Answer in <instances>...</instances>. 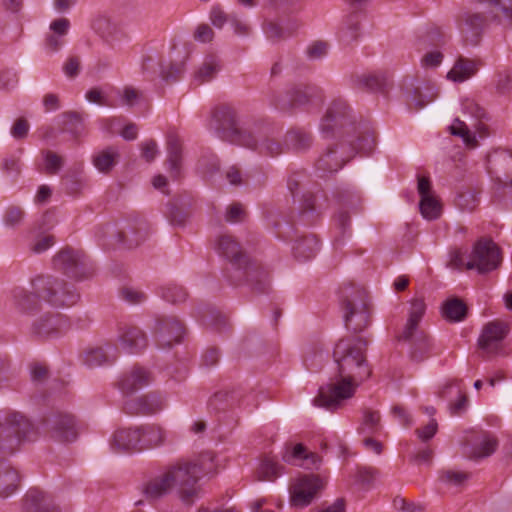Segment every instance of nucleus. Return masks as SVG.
Wrapping results in <instances>:
<instances>
[{
  "instance_id": "1",
  "label": "nucleus",
  "mask_w": 512,
  "mask_h": 512,
  "mask_svg": "<svg viewBox=\"0 0 512 512\" xmlns=\"http://www.w3.org/2000/svg\"><path fill=\"white\" fill-rule=\"evenodd\" d=\"M367 341L361 337H347L335 345L333 357L336 374L321 386L313 403L334 411L354 396L357 387L369 378L371 370L366 360Z\"/></svg>"
},
{
  "instance_id": "2",
  "label": "nucleus",
  "mask_w": 512,
  "mask_h": 512,
  "mask_svg": "<svg viewBox=\"0 0 512 512\" xmlns=\"http://www.w3.org/2000/svg\"><path fill=\"white\" fill-rule=\"evenodd\" d=\"M320 132L325 139L348 138L345 140L347 145L343 142L329 146L319 157L316 168L323 174L337 172L355 153L369 154L374 148L373 135L368 132L358 134L349 107L342 99L333 100L329 104L321 119Z\"/></svg>"
},
{
  "instance_id": "3",
  "label": "nucleus",
  "mask_w": 512,
  "mask_h": 512,
  "mask_svg": "<svg viewBox=\"0 0 512 512\" xmlns=\"http://www.w3.org/2000/svg\"><path fill=\"white\" fill-rule=\"evenodd\" d=\"M215 129L219 136L237 145L258 151L260 154L277 156L283 152L276 139V130L269 124H255L252 127L240 125L235 110L223 106L214 112Z\"/></svg>"
},
{
  "instance_id": "4",
  "label": "nucleus",
  "mask_w": 512,
  "mask_h": 512,
  "mask_svg": "<svg viewBox=\"0 0 512 512\" xmlns=\"http://www.w3.org/2000/svg\"><path fill=\"white\" fill-rule=\"evenodd\" d=\"M218 252L226 257L235 270L234 283L245 278L255 290L265 292L269 286V272L259 263L250 262L243 253L240 244L228 234L221 235L217 240Z\"/></svg>"
},
{
  "instance_id": "5",
  "label": "nucleus",
  "mask_w": 512,
  "mask_h": 512,
  "mask_svg": "<svg viewBox=\"0 0 512 512\" xmlns=\"http://www.w3.org/2000/svg\"><path fill=\"white\" fill-rule=\"evenodd\" d=\"M502 254L499 246L488 238L476 241L471 252L466 255L460 249L449 253L448 266L454 269L477 270L479 274L492 272L500 267Z\"/></svg>"
},
{
  "instance_id": "6",
  "label": "nucleus",
  "mask_w": 512,
  "mask_h": 512,
  "mask_svg": "<svg viewBox=\"0 0 512 512\" xmlns=\"http://www.w3.org/2000/svg\"><path fill=\"white\" fill-rule=\"evenodd\" d=\"M32 288L46 304L56 307H70L80 298L77 290L64 279L51 275L38 276L32 281Z\"/></svg>"
},
{
  "instance_id": "7",
  "label": "nucleus",
  "mask_w": 512,
  "mask_h": 512,
  "mask_svg": "<svg viewBox=\"0 0 512 512\" xmlns=\"http://www.w3.org/2000/svg\"><path fill=\"white\" fill-rule=\"evenodd\" d=\"M165 474L170 486L177 487L180 498L185 503H192L200 494V488L196 486L199 478L191 462H177L169 466Z\"/></svg>"
},
{
  "instance_id": "8",
  "label": "nucleus",
  "mask_w": 512,
  "mask_h": 512,
  "mask_svg": "<svg viewBox=\"0 0 512 512\" xmlns=\"http://www.w3.org/2000/svg\"><path fill=\"white\" fill-rule=\"evenodd\" d=\"M53 265L55 269L77 281L84 280L93 273L84 253L69 247L62 249L53 258Z\"/></svg>"
},
{
  "instance_id": "9",
  "label": "nucleus",
  "mask_w": 512,
  "mask_h": 512,
  "mask_svg": "<svg viewBox=\"0 0 512 512\" xmlns=\"http://www.w3.org/2000/svg\"><path fill=\"white\" fill-rule=\"evenodd\" d=\"M343 318L348 329L355 333L364 330L370 322V313L365 291L358 290L354 296L343 301Z\"/></svg>"
},
{
  "instance_id": "10",
  "label": "nucleus",
  "mask_w": 512,
  "mask_h": 512,
  "mask_svg": "<svg viewBox=\"0 0 512 512\" xmlns=\"http://www.w3.org/2000/svg\"><path fill=\"white\" fill-rule=\"evenodd\" d=\"M491 22L488 14L480 4L461 12L458 18L459 30L467 44L476 45L486 27Z\"/></svg>"
},
{
  "instance_id": "11",
  "label": "nucleus",
  "mask_w": 512,
  "mask_h": 512,
  "mask_svg": "<svg viewBox=\"0 0 512 512\" xmlns=\"http://www.w3.org/2000/svg\"><path fill=\"white\" fill-rule=\"evenodd\" d=\"M5 425L9 433L14 434V438L9 440L7 446H1L0 449L7 450L12 454L22 441L33 440L36 431L32 423L22 414L16 411L9 412L5 418Z\"/></svg>"
},
{
  "instance_id": "12",
  "label": "nucleus",
  "mask_w": 512,
  "mask_h": 512,
  "mask_svg": "<svg viewBox=\"0 0 512 512\" xmlns=\"http://www.w3.org/2000/svg\"><path fill=\"white\" fill-rule=\"evenodd\" d=\"M324 485V480L318 475L300 477L291 487V504L296 507L309 505Z\"/></svg>"
},
{
  "instance_id": "13",
  "label": "nucleus",
  "mask_w": 512,
  "mask_h": 512,
  "mask_svg": "<svg viewBox=\"0 0 512 512\" xmlns=\"http://www.w3.org/2000/svg\"><path fill=\"white\" fill-rule=\"evenodd\" d=\"M69 328V319L61 313L45 314L33 324V332L44 339L59 337L65 334Z\"/></svg>"
},
{
  "instance_id": "14",
  "label": "nucleus",
  "mask_w": 512,
  "mask_h": 512,
  "mask_svg": "<svg viewBox=\"0 0 512 512\" xmlns=\"http://www.w3.org/2000/svg\"><path fill=\"white\" fill-rule=\"evenodd\" d=\"M165 405V399L161 394L150 392L127 400L124 409L130 415H152L162 411Z\"/></svg>"
},
{
  "instance_id": "15",
  "label": "nucleus",
  "mask_w": 512,
  "mask_h": 512,
  "mask_svg": "<svg viewBox=\"0 0 512 512\" xmlns=\"http://www.w3.org/2000/svg\"><path fill=\"white\" fill-rule=\"evenodd\" d=\"M91 27L112 48L126 38V33L120 24L106 15L96 16L92 21Z\"/></svg>"
},
{
  "instance_id": "16",
  "label": "nucleus",
  "mask_w": 512,
  "mask_h": 512,
  "mask_svg": "<svg viewBox=\"0 0 512 512\" xmlns=\"http://www.w3.org/2000/svg\"><path fill=\"white\" fill-rule=\"evenodd\" d=\"M182 323L174 317L158 320L156 328V341L160 348H171L179 343L183 337Z\"/></svg>"
},
{
  "instance_id": "17",
  "label": "nucleus",
  "mask_w": 512,
  "mask_h": 512,
  "mask_svg": "<svg viewBox=\"0 0 512 512\" xmlns=\"http://www.w3.org/2000/svg\"><path fill=\"white\" fill-rule=\"evenodd\" d=\"M509 331L507 324L493 321L486 324L479 337V347L486 353H495Z\"/></svg>"
},
{
  "instance_id": "18",
  "label": "nucleus",
  "mask_w": 512,
  "mask_h": 512,
  "mask_svg": "<svg viewBox=\"0 0 512 512\" xmlns=\"http://www.w3.org/2000/svg\"><path fill=\"white\" fill-rule=\"evenodd\" d=\"M485 8L492 23L512 28V0H471Z\"/></svg>"
},
{
  "instance_id": "19",
  "label": "nucleus",
  "mask_w": 512,
  "mask_h": 512,
  "mask_svg": "<svg viewBox=\"0 0 512 512\" xmlns=\"http://www.w3.org/2000/svg\"><path fill=\"white\" fill-rule=\"evenodd\" d=\"M118 341L128 353H139L148 344L146 334L139 327L129 324L119 326Z\"/></svg>"
},
{
  "instance_id": "20",
  "label": "nucleus",
  "mask_w": 512,
  "mask_h": 512,
  "mask_svg": "<svg viewBox=\"0 0 512 512\" xmlns=\"http://www.w3.org/2000/svg\"><path fill=\"white\" fill-rule=\"evenodd\" d=\"M418 193L421 197L419 209L422 216L427 220H435L441 215V205L431 191V184L428 178H418Z\"/></svg>"
},
{
  "instance_id": "21",
  "label": "nucleus",
  "mask_w": 512,
  "mask_h": 512,
  "mask_svg": "<svg viewBox=\"0 0 512 512\" xmlns=\"http://www.w3.org/2000/svg\"><path fill=\"white\" fill-rule=\"evenodd\" d=\"M151 382L152 375L146 368L134 366L121 376L118 387L123 394H133L148 386Z\"/></svg>"
},
{
  "instance_id": "22",
  "label": "nucleus",
  "mask_w": 512,
  "mask_h": 512,
  "mask_svg": "<svg viewBox=\"0 0 512 512\" xmlns=\"http://www.w3.org/2000/svg\"><path fill=\"white\" fill-rule=\"evenodd\" d=\"M70 29V21L67 18H57L49 25L46 34L44 48L48 53L58 52L66 43V36Z\"/></svg>"
},
{
  "instance_id": "23",
  "label": "nucleus",
  "mask_w": 512,
  "mask_h": 512,
  "mask_svg": "<svg viewBox=\"0 0 512 512\" xmlns=\"http://www.w3.org/2000/svg\"><path fill=\"white\" fill-rule=\"evenodd\" d=\"M50 425L52 437L60 442H71L77 438V423L72 415H57L53 417Z\"/></svg>"
},
{
  "instance_id": "24",
  "label": "nucleus",
  "mask_w": 512,
  "mask_h": 512,
  "mask_svg": "<svg viewBox=\"0 0 512 512\" xmlns=\"http://www.w3.org/2000/svg\"><path fill=\"white\" fill-rule=\"evenodd\" d=\"M140 491L146 501L153 503L168 495L171 486L165 472H162L144 481Z\"/></svg>"
},
{
  "instance_id": "25",
  "label": "nucleus",
  "mask_w": 512,
  "mask_h": 512,
  "mask_svg": "<svg viewBox=\"0 0 512 512\" xmlns=\"http://www.w3.org/2000/svg\"><path fill=\"white\" fill-rule=\"evenodd\" d=\"M111 446L116 451L142 450L139 427L121 428L114 432Z\"/></svg>"
},
{
  "instance_id": "26",
  "label": "nucleus",
  "mask_w": 512,
  "mask_h": 512,
  "mask_svg": "<svg viewBox=\"0 0 512 512\" xmlns=\"http://www.w3.org/2000/svg\"><path fill=\"white\" fill-rule=\"evenodd\" d=\"M149 233L145 220H138L118 233V241L126 248H134L143 242Z\"/></svg>"
},
{
  "instance_id": "27",
  "label": "nucleus",
  "mask_w": 512,
  "mask_h": 512,
  "mask_svg": "<svg viewBox=\"0 0 512 512\" xmlns=\"http://www.w3.org/2000/svg\"><path fill=\"white\" fill-rule=\"evenodd\" d=\"M240 390H220L208 400V409L213 412L225 411L241 405Z\"/></svg>"
},
{
  "instance_id": "28",
  "label": "nucleus",
  "mask_w": 512,
  "mask_h": 512,
  "mask_svg": "<svg viewBox=\"0 0 512 512\" xmlns=\"http://www.w3.org/2000/svg\"><path fill=\"white\" fill-rule=\"evenodd\" d=\"M25 512H59L53 498L46 493L31 489L26 494Z\"/></svg>"
},
{
  "instance_id": "29",
  "label": "nucleus",
  "mask_w": 512,
  "mask_h": 512,
  "mask_svg": "<svg viewBox=\"0 0 512 512\" xmlns=\"http://www.w3.org/2000/svg\"><path fill=\"white\" fill-rule=\"evenodd\" d=\"M283 460L305 469H317L321 464V458L316 453L307 452L302 444H297L290 452H286L283 455Z\"/></svg>"
},
{
  "instance_id": "30",
  "label": "nucleus",
  "mask_w": 512,
  "mask_h": 512,
  "mask_svg": "<svg viewBox=\"0 0 512 512\" xmlns=\"http://www.w3.org/2000/svg\"><path fill=\"white\" fill-rule=\"evenodd\" d=\"M290 102L293 106L319 105L323 101L321 91L312 86H296L289 91Z\"/></svg>"
},
{
  "instance_id": "31",
  "label": "nucleus",
  "mask_w": 512,
  "mask_h": 512,
  "mask_svg": "<svg viewBox=\"0 0 512 512\" xmlns=\"http://www.w3.org/2000/svg\"><path fill=\"white\" fill-rule=\"evenodd\" d=\"M407 341H411L409 357L416 363L427 359L434 350V344L431 338L424 332H415Z\"/></svg>"
},
{
  "instance_id": "32",
  "label": "nucleus",
  "mask_w": 512,
  "mask_h": 512,
  "mask_svg": "<svg viewBox=\"0 0 512 512\" xmlns=\"http://www.w3.org/2000/svg\"><path fill=\"white\" fill-rule=\"evenodd\" d=\"M426 311V304L421 298H414L410 303L409 315L407 323L403 329V332L399 336L400 340L410 339L415 332H421L418 330V324L421 321Z\"/></svg>"
},
{
  "instance_id": "33",
  "label": "nucleus",
  "mask_w": 512,
  "mask_h": 512,
  "mask_svg": "<svg viewBox=\"0 0 512 512\" xmlns=\"http://www.w3.org/2000/svg\"><path fill=\"white\" fill-rule=\"evenodd\" d=\"M497 446V439L493 435L483 432L470 445L467 455L473 459L488 457L496 451Z\"/></svg>"
},
{
  "instance_id": "34",
  "label": "nucleus",
  "mask_w": 512,
  "mask_h": 512,
  "mask_svg": "<svg viewBox=\"0 0 512 512\" xmlns=\"http://www.w3.org/2000/svg\"><path fill=\"white\" fill-rule=\"evenodd\" d=\"M167 164L173 178L180 175L182 161V142L177 135L170 134L167 140Z\"/></svg>"
},
{
  "instance_id": "35",
  "label": "nucleus",
  "mask_w": 512,
  "mask_h": 512,
  "mask_svg": "<svg viewBox=\"0 0 512 512\" xmlns=\"http://www.w3.org/2000/svg\"><path fill=\"white\" fill-rule=\"evenodd\" d=\"M478 67L479 64L475 60L459 57L448 72L447 78L454 82H464L476 74Z\"/></svg>"
},
{
  "instance_id": "36",
  "label": "nucleus",
  "mask_w": 512,
  "mask_h": 512,
  "mask_svg": "<svg viewBox=\"0 0 512 512\" xmlns=\"http://www.w3.org/2000/svg\"><path fill=\"white\" fill-rule=\"evenodd\" d=\"M139 431L141 432L142 449L159 447L164 444L167 437L166 430L156 424L139 427Z\"/></svg>"
},
{
  "instance_id": "37",
  "label": "nucleus",
  "mask_w": 512,
  "mask_h": 512,
  "mask_svg": "<svg viewBox=\"0 0 512 512\" xmlns=\"http://www.w3.org/2000/svg\"><path fill=\"white\" fill-rule=\"evenodd\" d=\"M19 476L6 461L0 460V497H8L17 489Z\"/></svg>"
},
{
  "instance_id": "38",
  "label": "nucleus",
  "mask_w": 512,
  "mask_h": 512,
  "mask_svg": "<svg viewBox=\"0 0 512 512\" xmlns=\"http://www.w3.org/2000/svg\"><path fill=\"white\" fill-rule=\"evenodd\" d=\"M361 15L358 12H350L344 19L339 30V38L345 44L357 40L361 30Z\"/></svg>"
},
{
  "instance_id": "39",
  "label": "nucleus",
  "mask_w": 512,
  "mask_h": 512,
  "mask_svg": "<svg viewBox=\"0 0 512 512\" xmlns=\"http://www.w3.org/2000/svg\"><path fill=\"white\" fill-rule=\"evenodd\" d=\"M320 249L319 240L315 235H307L298 239L293 246L295 258L300 261H307L315 257Z\"/></svg>"
},
{
  "instance_id": "40",
  "label": "nucleus",
  "mask_w": 512,
  "mask_h": 512,
  "mask_svg": "<svg viewBox=\"0 0 512 512\" xmlns=\"http://www.w3.org/2000/svg\"><path fill=\"white\" fill-rule=\"evenodd\" d=\"M442 317L449 322H461L467 315V306L459 298H448L441 307Z\"/></svg>"
},
{
  "instance_id": "41",
  "label": "nucleus",
  "mask_w": 512,
  "mask_h": 512,
  "mask_svg": "<svg viewBox=\"0 0 512 512\" xmlns=\"http://www.w3.org/2000/svg\"><path fill=\"white\" fill-rule=\"evenodd\" d=\"M220 69L221 64L219 58L213 54L207 55L203 63L195 71L194 81L197 82L198 85L208 82L216 76Z\"/></svg>"
},
{
  "instance_id": "42",
  "label": "nucleus",
  "mask_w": 512,
  "mask_h": 512,
  "mask_svg": "<svg viewBox=\"0 0 512 512\" xmlns=\"http://www.w3.org/2000/svg\"><path fill=\"white\" fill-rule=\"evenodd\" d=\"M13 298L16 306L23 312H32L39 308V303L42 301L35 290L33 292H27L22 288H16L13 290Z\"/></svg>"
},
{
  "instance_id": "43",
  "label": "nucleus",
  "mask_w": 512,
  "mask_h": 512,
  "mask_svg": "<svg viewBox=\"0 0 512 512\" xmlns=\"http://www.w3.org/2000/svg\"><path fill=\"white\" fill-rule=\"evenodd\" d=\"M298 29L296 22H287L284 24L269 22L266 26V34L273 41L286 39L294 34Z\"/></svg>"
},
{
  "instance_id": "44",
  "label": "nucleus",
  "mask_w": 512,
  "mask_h": 512,
  "mask_svg": "<svg viewBox=\"0 0 512 512\" xmlns=\"http://www.w3.org/2000/svg\"><path fill=\"white\" fill-rule=\"evenodd\" d=\"M191 464L198 474V478L216 472L217 464L215 462V455L213 452L206 451L201 453L197 459L191 461Z\"/></svg>"
},
{
  "instance_id": "45",
  "label": "nucleus",
  "mask_w": 512,
  "mask_h": 512,
  "mask_svg": "<svg viewBox=\"0 0 512 512\" xmlns=\"http://www.w3.org/2000/svg\"><path fill=\"white\" fill-rule=\"evenodd\" d=\"M285 144L294 150H304L311 144V135L304 129L293 128L287 132Z\"/></svg>"
},
{
  "instance_id": "46",
  "label": "nucleus",
  "mask_w": 512,
  "mask_h": 512,
  "mask_svg": "<svg viewBox=\"0 0 512 512\" xmlns=\"http://www.w3.org/2000/svg\"><path fill=\"white\" fill-rule=\"evenodd\" d=\"M118 157L117 149L108 147L93 157V163L99 171L108 172L116 164Z\"/></svg>"
},
{
  "instance_id": "47",
  "label": "nucleus",
  "mask_w": 512,
  "mask_h": 512,
  "mask_svg": "<svg viewBox=\"0 0 512 512\" xmlns=\"http://www.w3.org/2000/svg\"><path fill=\"white\" fill-rule=\"evenodd\" d=\"M380 414L378 411L365 409L363 411V421L358 428L360 434H375L380 430Z\"/></svg>"
},
{
  "instance_id": "48",
  "label": "nucleus",
  "mask_w": 512,
  "mask_h": 512,
  "mask_svg": "<svg viewBox=\"0 0 512 512\" xmlns=\"http://www.w3.org/2000/svg\"><path fill=\"white\" fill-rule=\"evenodd\" d=\"M114 351V348L110 345L106 347H97L89 350L85 355V362L89 366H100L109 362L110 352Z\"/></svg>"
},
{
  "instance_id": "49",
  "label": "nucleus",
  "mask_w": 512,
  "mask_h": 512,
  "mask_svg": "<svg viewBox=\"0 0 512 512\" xmlns=\"http://www.w3.org/2000/svg\"><path fill=\"white\" fill-rule=\"evenodd\" d=\"M282 467L271 459H264L257 470V477L262 481H274L280 474Z\"/></svg>"
},
{
  "instance_id": "50",
  "label": "nucleus",
  "mask_w": 512,
  "mask_h": 512,
  "mask_svg": "<svg viewBox=\"0 0 512 512\" xmlns=\"http://www.w3.org/2000/svg\"><path fill=\"white\" fill-rule=\"evenodd\" d=\"M319 198V194L305 191L300 198V214L305 216L319 212L322 209V205L318 203Z\"/></svg>"
},
{
  "instance_id": "51",
  "label": "nucleus",
  "mask_w": 512,
  "mask_h": 512,
  "mask_svg": "<svg viewBox=\"0 0 512 512\" xmlns=\"http://www.w3.org/2000/svg\"><path fill=\"white\" fill-rule=\"evenodd\" d=\"M469 478V473L451 469L443 470L439 474V480L452 487H461Z\"/></svg>"
},
{
  "instance_id": "52",
  "label": "nucleus",
  "mask_w": 512,
  "mask_h": 512,
  "mask_svg": "<svg viewBox=\"0 0 512 512\" xmlns=\"http://www.w3.org/2000/svg\"><path fill=\"white\" fill-rule=\"evenodd\" d=\"M449 129L451 134L460 136L467 146L472 148L476 147L477 140L475 136L471 133V131L468 129L464 121H461L460 119L456 118L453 124L449 127Z\"/></svg>"
},
{
  "instance_id": "53",
  "label": "nucleus",
  "mask_w": 512,
  "mask_h": 512,
  "mask_svg": "<svg viewBox=\"0 0 512 512\" xmlns=\"http://www.w3.org/2000/svg\"><path fill=\"white\" fill-rule=\"evenodd\" d=\"M161 296L164 300L171 303H180L186 300V290L177 284H167L161 288Z\"/></svg>"
},
{
  "instance_id": "54",
  "label": "nucleus",
  "mask_w": 512,
  "mask_h": 512,
  "mask_svg": "<svg viewBox=\"0 0 512 512\" xmlns=\"http://www.w3.org/2000/svg\"><path fill=\"white\" fill-rule=\"evenodd\" d=\"M337 201L340 205L339 209L335 213L334 220L336 222L337 227L341 230L342 235L346 233L347 230L350 229L351 219L349 212L346 210V200L344 196L338 195Z\"/></svg>"
},
{
  "instance_id": "55",
  "label": "nucleus",
  "mask_w": 512,
  "mask_h": 512,
  "mask_svg": "<svg viewBox=\"0 0 512 512\" xmlns=\"http://www.w3.org/2000/svg\"><path fill=\"white\" fill-rule=\"evenodd\" d=\"M357 84L369 91H381L385 86V79L377 74H363L357 77Z\"/></svg>"
},
{
  "instance_id": "56",
  "label": "nucleus",
  "mask_w": 512,
  "mask_h": 512,
  "mask_svg": "<svg viewBox=\"0 0 512 512\" xmlns=\"http://www.w3.org/2000/svg\"><path fill=\"white\" fill-rule=\"evenodd\" d=\"M62 123L65 130L72 133L75 137L79 136L83 130L81 116L76 112H64L61 114Z\"/></svg>"
},
{
  "instance_id": "57",
  "label": "nucleus",
  "mask_w": 512,
  "mask_h": 512,
  "mask_svg": "<svg viewBox=\"0 0 512 512\" xmlns=\"http://www.w3.org/2000/svg\"><path fill=\"white\" fill-rule=\"evenodd\" d=\"M42 156L44 160L43 172L48 175L57 174L63 166L62 157L50 150L43 151Z\"/></svg>"
},
{
  "instance_id": "58",
  "label": "nucleus",
  "mask_w": 512,
  "mask_h": 512,
  "mask_svg": "<svg viewBox=\"0 0 512 512\" xmlns=\"http://www.w3.org/2000/svg\"><path fill=\"white\" fill-rule=\"evenodd\" d=\"M198 168L203 174L212 175L219 170V160L213 152H205L199 159Z\"/></svg>"
},
{
  "instance_id": "59",
  "label": "nucleus",
  "mask_w": 512,
  "mask_h": 512,
  "mask_svg": "<svg viewBox=\"0 0 512 512\" xmlns=\"http://www.w3.org/2000/svg\"><path fill=\"white\" fill-rule=\"evenodd\" d=\"M209 18L213 26L221 29L227 22H230L231 15H228L219 4H216L212 6Z\"/></svg>"
},
{
  "instance_id": "60",
  "label": "nucleus",
  "mask_w": 512,
  "mask_h": 512,
  "mask_svg": "<svg viewBox=\"0 0 512 512\" xmlns=\"http://www.w3.org/2000/svg\"><path fill=\"white\" fill-rule=\"evenodd\" d=\"M86 99L94 104L100 106L112 107L113 104L109 101L104 91L99 87H93L89 89L85 94Z\"/></svg>"
},
{
  "instance_id": "61",
  "label": "nucleus",
  "mask_w": 512,
  "mask_h": 512,
  "mask_svg": "<svg viewBox=\"0 0 512 512\" xmlns=\"http://www.w3.org/2000/svg\"><path fill=\"white\" fill-rule=\"evenodd\" d=\"M224 176L231 185L239 186L245 183V174L237 165L228 166L224 171Z\"/></svg>"
},
{
  "instance_id": "62",
  "label": "nucleus",
  "mask_w": 512,
  "mask_h": 512,
  "mask_svg": "<svg viewBox=\"0 0 512 512\" xmlns=\"http://www.w3.org/2000/svg\"><path fill=\"white\" fill-rule=\"evenodd\" d=\"M24 211L17 206L9 207L4 215V223L6 226L15 227L19 225L24 218Z\"/></svg>"
},
{
  "instance_id": "63",
  "label": "nucleus",
  "mask_w": 512,
  "mask_h": 512,
  "mask_svg": "<svg viewBox=\"0 0 512 512\" xmlns=\"http://www.w3.org/2000/svg\"><path fill=\"white\" fill-rule=\"evenodd\" d=\"M121 96V104L129 107L134 106L142 97V93L131 86L125 87L122 92H119Z\"/></svg>"
},
{
  "instance_id": "64",
  "label": "nucleus",
  "mask_w": 512,
  "mask_h": 512,
  "mask_svg": "<svg viewBox=\"0 0 512 512\" xmlns=\"http://www.w3.org/2000/svg\"><path fill=\"white\" fill-rule=\"evenodd\" d=\"M328 45L322 41L310 44L306 49V55L310 60H319L326 56Z\"/></svg>"
}]
</instances>
